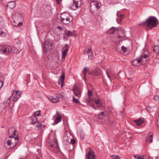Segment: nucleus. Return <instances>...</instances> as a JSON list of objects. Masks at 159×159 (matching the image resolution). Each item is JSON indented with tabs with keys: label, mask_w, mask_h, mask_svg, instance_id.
I'll return each mask as SVG.
<instances>
[{
	"label": "nucleus",
	"mask_w": 159,
	"mask_h": 159,
	"mask_svg": "<svg viewBox=\"0 0 159 159\" xmlns=\"http://www.w3.org/2000/svg\"><path fill=\"white\" fill-rule=\"evenodd\" d=\"M135 122L136 124L138 126H140L144 122V121L142 120L139 119L138 120H135Z\"/></svg>",
	"instance_id": "16"
},
{
	"label": "nucleus",
	"mask_w": 159,
	"mask_h": 159,
	"mask_svg": "<svg viewBox=\"0 0 159 159\" xmlns=\"http://www.w3.org/2000/svg\"><path fill=\"white\" fill-rule=\"evenodd\" d=\"M3 0H0V1H2Z\"/></svg>",
	"instance_id": "62"
},
{
	"label": "nucleus",
	"mask_w": 159,
	"mask_h": 159,
	"mask_svg": "<svg viewBox=\"0 0 159 159\" xmlns=\"http://www.w3.org/2000/svg\"><path fill=\"white\" fill-rule=\"evenodd\" d=\"M109 123L110 124H113L114 123V121H111L110 120H109Z\"/></svg>",
	"instance_id": "55"
},
{
	"label": "nucleus",
	"mask_w": 159,
	"mask_h": 159,
	"mask_svg": "<svg viewBox=\"0 0 159 159\" xmlns=\"http://www.w3.org/2000/svg\"><path fill=\"white\" fill-rule=\"evenodd\" d=\"M154 52H152L151 54V55H152V57H153L154 56Z\"/></svg>",
	"instance_id": "54"
},
{
	"label": "nucleus",
	"mask_w": 159,
	"mask_h": 159,
	"mask_svg": "<svg viewBox=\"0 0 159 159\" xmlns=\"http://www.w3.org/2000/svg\"><path fill=\"white\" fill-rule=\"evenodd\" d=\"M36 125H35V126L36 127L39 128H41V127L42 125L41 123H39V122H36Z\"/></svg>",
	"instance_id": "31"
},
{
	"label": "nucleus",
	"mask_w": 159,
	"mask_h": 159,
	"mask_svg": "<svg viewBox=\"0 0 159 159\" xmlns=\"http://www.w3.org/2000/svg\"><path fill=\"white\" fill-rule=\"evenodd\" d=\"M65 76L64 73H63L62 75H61V86L62 87L63 85V83L64 82V80H65Z\"/></svg>",
	"instance_id": "23"
},
{
	"label": "nucleus",
	"mask_w": 159,
	"mask_h": 159,
	"mask_svg": "<svg viewBox=\"0 0 159 159\" xmlns=\"http://www.w3.org/2000/svg\"><path fill=\"white\" fill-rule=\"evenodd\" d=\"M75 143V140L74 139H71L70 143L74 146Z\"/></svg>",
	"instance_id": "38"
},
{
	"label": "nucleus",
	"mask_w": 159,
	"mask_h": 159,
	"mask_svg": "<svg viewBox=\"0 0 159 159\" xmlns=\"http://www.w3.org/2000/svg\"><path fill=\"white\" fill-rule=\"evenodd\" d=\"M155 107H151L149 106H148L147 107V111L149 112H152L155 109Z\"/></svg>",
	"instance_id": "26"
},
{
	"label": "nucleus",
	"mask_w": 159,
	"mask_h": 159,
	"mask_svg": "<svg viewBox=\"0 0 159 159\" xmlns=\"http://www.w3.org/2000/svg\"><path fill=\"white\" fill-rule=\"evenodd\" d=\"M93 94L92 92L90 90H89L88 92V95L89 97L92 96Z\"/></svg>",
	"instance_id": "44"
},
{
	"label": "nucleus",
	"mask_w": 159,
	"mask_h": 159,
	"mask_svg": "<svg viewBox=\"0 0 159 159\" xmlns=\"http://www.w3.org/2000/svg\"><path fill=\"white\" fill-rule=\"evenodd\" d=\"M143 57V58H146L148 57V55L147 54H144L143 56L142 55Z\"/></svg>",
	"instance_id": "52"
},
{
	"label": "nucleus",
	"mask_w": 159,
	"mask_h": 159,
	"mask_svg": "<svg viewBox=\"0 0 159 159\" xmlns=\"http://www.w3.org/2000/svg\"><path fill=\"white\" fill-rule=\"evenodd\" d=\"M112 28H113V29H114H114H115V28H111V29H112Z\"/></svg>",
	"instance_id": "61"
},
{
	"label": "nucleus",
	"mask_w": 159,
	"mask_h": 159,
	"mask_svg": "<svg viewBox=\"0 0 159 159\" xmlns=\"http://www.w3.org/2000/svg\"><path fill=\"white\" fill-rule=\"evenodd\" d=\"M53 42L49 40H47L46 41L44 47H43V49L44 52H45L47 51H49L52 48V45Z\"/></svg>",
	"instance_id": "3"
},
{
	"label": "nucleus",
	"mask_w": 159,
	"mask_h": 159,
	"mask_svg": "<svg viewBox=\"0 0 159 159\" xmlns=\"http://www.w3.org/2000/svg\"><path fill=\"white\" fill-rule=\"evenodd\" d=\"M104 112H102L98 114V118L100 119L103 118L104 116Z\"/></svg>",
	"instance_id": "25"
},
{
	"label": "nucleus",
	"mask_w": 159,
	"mask_h": 159,
	"mask_svg": "<svg viewBox=\"0 0 159 159\" xmlns=\"http://www.w3.org/2000/svg\"><path fill=\"white\" fill-rule=\"evenodd\" d=\"M85 72H89V68L87 67H85L84 68L82 71Z\"/></svg>",
	"instance_id": "35"
},
{
	"label": "nucleus",
	"mask_w": 159,
	"mask_h": 159,
	"mask_svg": "<svg viewBox=\"0 0 159 159\" xmlns=\"http://www.w3.org/2000/svg\"><path fill=\"white\" fill-rule=\"evenodd\" d=\"M15 2L14 1H11L8 3L7 6L10 8L13 9L15 7Z\"/></svg>",
	"instance_id": "14"
},
{
	"label": "nucleus",
	"mask_w": 159,
	"mask_h": 159,
	"mask_svg": "<svg viewBox=\"0 0 159 159\" xmlns=\"http://www.w3.org/2000/svg\"><path fill=\"white\" fill-rule=\"evenodd\" d=\"M3 82L2 81H0V89L3 86Z\"/></svg>",
	"instance_id": "48"
},
{
	"label": "nucleus",
	"mask_w": 159,
	"mask_h": 159,
	"mask_svg": "<svg viewBox=\"0 0 159 159\" xmlns=\"http://www.w3.org/2000/svg\"><path fill=\"white\" fill-rule=\"evenodd\" d=\"M153 99L154 101H157L159 99V97L157 95L153 97Z\"/></svg>",
	"instance_id": "40"
},
{
	"label": "nucleus",
	"mask_w": 159,
	"mask_h": 159,
	"mask_svg": "<svg viewBox=\"0 0 159 159\" xmlns=\"http://www.w3.org/2000/svg\"><path fill=\"white\" fill-rule=\"evenodd\" d=\"M12 97V96H11V97L8 99V100H7L6 102L7 103H8V104H9L10 102V101H11V100H10V99Z\"/></svg>",
	"instance_id": "49"
},
{
	"label": "nucleus",
	"mask_w": 159,
	"mask_h": 159,
	"mask_svg": "<svg viewBox=\"0 0 159 159\" xmlns=\"http://www.w3.org/2000/svg\"><path fill=\"white\" fill-rule=\"evenodd\" d=\"M65 17L64 16V15H63L62 13V15L61 16V20L62 22L63 23V22H65V20H66L65 19Z\"/></svg>",
	"instance_id": "36"
},
{
	"label": "nucleus",
	"mask_w": 159,
	"mask_h": 159,
	"mask_svg": "<svg viewBox=\"0 0 159 159\" xmlns=\"http://www.w3.org/2000/svg\"><path fill=\"white\" fill-rule=\"evenodd\" d=\"M87 159H95V156L93 151H91L90 150L88 152L87 155Z\"/></svg>",
	"instance_id": "9"
},
{
	"label": "nucleus",
	"mask_w": 159,
	"mask_h": 159,
	"mask_svg": "<svg viewBox=\"0 0 159 159\" xmlns=\"http://www.w3.org/2000/svg\"><path fill=\"white\" fill-rule=\"evenodd\" d=\"M153 135L151 134L148 136V138L146 139V141L150 142L152 143V142Z\"/></svg>",
	"instance_id": "22"
},
{
	"label": "nucleus",
	"mask_w": 159,
	"mask_h": 159,
	"mask_svg": "<svg viewBox=\"0 0 159 159\" xmlns=\"http://www.w3.org/2000/svg\"><path fill=\"white\" fill-rule=\"evenodd\" d=\"M87 55L89 58L90 59L92 60L93 58L92 52L88 53Z\"/></svg>",
	"instance_id": "30"
},
{
	"label": "nucleus",
	"mask_w": 159,
	"mask_h": 159,
	"mask_svg": "<svg viewBox=\"0 0 159 159\" xmlns=\"http://www.w3.org/2000/svg\"><path fill=\"white\" fill-rule=\"evenodd\" d=\"M73 102L77 104H80V102L79 100V99L77 98H76L74 96L73 97Z\"/></svg>",
	"instance_id": "28"
},
{
	"label": "nucleus",
	"mask_w": 159,
	"mask_h": 159,
	"mask_svg": "<svg viewBox=\"0 0 159 159\" xmlns=\"http://www.w3.org/2000/svg\"><path fill=\"white\" fill-rule=\"evenodd\" d=\"M16 93L14 95V96H16L17 97V98H20L21 93H20V92L19 91H16Z\"/></svg>",
	"instance_id": "27"
},
{
	"label": "nucleus",
	"mask_w": 159,
	"mask_h": 159,
	"mask_svg": "<svg viewBox=\"0 0 159 159\" xmlns=\"http://www.w3.org/2000/svg\"><path fill=\"white\" fill-rule=\"evenodd\" d=\"M53 144H50L49 146L52 148H57L58 144L57 140V139H55L53 141Z\"/></svg>",
	"instance_id": "17"
},
{
	"label": "nucleus",
	"mask_w": 159,
	"mask_h": 159,
	"mask_svg": "<svg viewBox=\"0 0 159 159\" xmlns=\"http://www.w3.org/2000/svg\"><path fill=\"white\" fill-rule=\"evenodd\" d=\"M22 25V22H18V21H17V22H16V21L14 20L12 22V25L15 26H21Z\"/></svg>",
	"instance_id": "20"
},
{
	"label": "nucleus",
	"mask_w": 159,
	"mask_h": 159,
	"mask_svg": "<svg viewBox=\"0 0 159 159\" xmlns=\"http://www.w3.org/2000/svg\"><path fill=\"white\" fill-rule=\"evenodd\" d=\"M120 31L121 33V35H119L118 36V38H124L126 37V34H125V30L123 29H121L120 30Z\"/></svg>",
	"instance_id": "18"
},
{
	"label": "nucleus",
	"mask_w": 159,
	"mask_h": 159,
	"mask_svg": "<svg viewBox=\"0 0 159 159\" xmlns=\"http://www.w3.org/2000/svg\"><path fill=\"white\" fill-rule=\"evenodd\" d=\"M40 111H37L35 112H34V114H35V116H39L40 115Z\"/></svg>",
	"instance_id": "43"
},
{
	"label": "nucleus",
	"mask_w": 159,
	"mask_h": 159,
	"mask_svg": "<svg viewBox=\"0 0 159 159\" xmlns=\"http://www.w3.org/2000/svg\"><path fill=\"white\" fill-rule=\"evenodd\" d=\"M111 157L113 159H120V157L118 155H113L111 156Z\"/></svg>",
	"instance_id": "33"
},
{
	"label": "nucleus",
	"mask_w": 159,
	"mask_h": 159,
	"mask_svg": "<svg viewBox=\"0 0 159 159\" xmlns=\"http://www.w3.org/2000/svg\"><path fill=\"white\" fill-rule=\"evenodd\" d=\"M63 15H64V16L65 17V22H63V23L65 24H67L70 22V18L69 17L70 15L67 13H62Z\"/></svg>",
	"instance_id": "11"
},
{
	"label": "nucleus",
	"mask_w": 159,
	"mask_h": 159,
	"mask_svg": "<svg viewBox=\"0 0 159 159\" xmlns=\"http://www.w3.org/2000/svg\"><path fill=\"white\" fill-rule=\"evenodd\" d=\"M11 138L10 139L8 140L7 142L6 143L8 146V148H12L15 147L17 144L18 141V137H16L12 136Z\"/></svg>",
	"instance_id": "2"
},
{
	"label": "nucleus",
	"mask_w": 159,
	"mask_h": 159,
	"mask_svg": "<svg viewBox=\"0 0 159 159\" xmlns=\"http://www.w3.org/2000/svg\"><path fill=\"white\" fill-rule=\"evenodd\" d=\"M93 108L95 110H96V109L95 107H93Z\"/></svg>",
	"instance_id": "60"
},
{
	"label": "nucleus",
	"mask_w": 159,
	"mask_h": 159,
	"mask_svg": "<svg viewBox=\"0 0 159 159\" xmlns=\"http://www.w3.org/2000/svg\"><path fill=\"white\" fill-rule=\"evenodd\" d=\"M30 119L31 120L30 123L31 125L35 124L37 122V118L34 115L31 116Z\"/></svg>",
	"instance_id": "13"
},
{
	"label": "nucleus",
	"mask_w": 159,
	"mask_h": 159,
	"mask_svg": "<svg viewBox=\"0 0 159 159\" xmlns=\"http://www.w3.org/2000/svg\"><path fill=\"white\" fill-rule=\"evenodd\" d=\"M69 48V45L67 44H66L64 46L63 49L64 50L62 51V58L65 59L68 52Z\"/></svg>",
	"instance_id": "7"
},
{
	"label": "nucleus",
	"mask_w": 159,
	"mask_h": 159,
	"mask_svg": "<svg viewBox=\"0 0 159 159\" xmlns=\"http://www.w3.org/2000/svg\"><path fill=\"white\" fill-rule=\"evenodd\" d=\"M91 49L86 48L85 49L84 51V53L85 55L86 53L88 54V53L92 52L91 51Z\"/></svg>",
	"instance_id": "29"
},
{
	"label": "nucleus",
	"mask_w": 159,
	"mask_h": 159,
	"mask_svg": "<svg viewBox=\"0 0 159 159\" xmlns=\"http://www.w3.org/2000/svg\"><path fill=\"white\" fill-rule=\"evenodd\" d=\"M82 72L84 74V77L85 78L86 77L87 72H84V71H82Z\"/></svg>",
	"instance_id": "51"
},
{
	"label": "nucleus",
	"mask_w": 159,
	"mask_h": 159,
	"mask_svg": "<svg viewBox=\"0 0 159 159\" xmlns=\"http://www.w3.org/2000/svg\"><path fill=\"white\" fill-rule=\"evenodd\" d=\"M80 0H74L73 4L72 6L70 7L71 9L76 10L80 6Z\"/></svg>",
	"instance_id": "6"
},
{
	"label": "nucleus",
	"mask_w": 159,
	"mask_h": 159,
	"mask_svg": "<svg viewBox=\"0 0 159 159\" xmlns=\"http://www.w3.org/2000/svg\"><path fill=\"white\" fill-rule=\"evenodd\" d=\"M16 130L14 127L10 128L8 129V134L10 135L9 137H11L12 135H16Z\"/></svg>",
	"instance_id": "8"
},
{
	"label": "nucleus",
	"mask_w": 159,
	"mask_h": 159,
	"mask_svg": "<svg viewBox=\"0 0 159 159\" xmlns=\"http://www.w3.org/2000/svg\"><path fill=\"white\" fill-rule=\"evenodd\" d=\"M143 57L142 55L140 56L138 59H137V62L138 63H140L141 61L142 60Z\"/></svg>",
	"instance_id": "34"
},
{
	"label": "nucleus",
	"mask_w": 159,
	"mask_h": 159,
	"mask_svg": "<svg viewBox=\"0 0 159 159\" xmlns=\"http://www.w3.org/2000/svg\"><path fill=\"white\" fill-rule=\"evenodd\" d=\"M121 50L124 52H126L127 51V48H125V47L124 46H123L121 48Z\"/></svg>",
	"instance_id": "41"
},
{
	"label": "nucleus",
	"mask_w": 159,
	"mask_h": 159,
	"mask_svg": "<svg viewBox=\"0 0 159 159\" xmlns=\"http://www.w3.org/2000/svg\"><path fill=\"white\" fill-rule=\"evenodd\" d=\"M86 77H84V80H86Z\"/></svg>",
	"instance_id": "57"
},
{
	"label": "nucleus",
	"mask_w": 159,
	"mask_h": 159,
	"mask_svg": "<svg viewBox=\"0 0 159 159\" xmlns=\"http://www.w3.org/2000/svg\"><path fill=\"white\" fill-rule=\"evenodd\" d=\"M74 94L77 97L80 98L81 97V92L78 89L74 91Z\"/></svg>",
	"instance_id": "19"
},
{
	"label": "nucleus",
	"mask_w": 159,
	"mask_h": 159,
	"mask_svg": "<svg viewBox=\"0 0 159 159\" xmlns=\"http://www.w3.org/2000/svg\"><path fill=\"white\" fill-rule=\"evenodd\" d=\"M137 63H138L137 62V59H134L133 60L132 64L133 65L136 66H137Z\"/></svg>",
	"instance_id": "37"
},
{
	"label": "nucleus",
	"mask_w": 159,
	"mask_h": 159,
	"mask_svg": "<svg viewBox=\"0 0 159 159\" xmlns=\"http://www.w3.org/2000/svg\"><path fill=\"white\" fill-rule=\"evenodd\" d=\"M134 157L135 158H136L137 159H144L143 158H142L140 156H134Z\"/></svg>",
	"instance_id": "45"
},
{
	"label": "nucleus",
	"mask_w": 159,
	"mask_h": 159,
	"mask_svg": "<svg viewBox=\"0 0 159 159\" xmlns=\"http://www.w3.org/2000/svg\"><path fill=\"white\" fill-rule=\"evenodd\" d=\"M63 97L64 96L61 94H57L54 97L49 96L48 98L52 102L55 103L58 102L60 98Z\"/></svg>",
	"instance_id": "4"
},
{
	"label": "nucleus",
	"mask_w": 159,
	"mask_h": 159,
	"mask_svg": "<svg viewBox=\"0 0 159 159\" xmlns=\"http://www.w3.org/2000/svg\"><path fill=\"white\" fill-rule=\"evenodd\" d=\"M158 21L157 18L154 16H150L146 21L140 24V25L146 28L150 29L157 26Z\"/></svg>",
	"instance_id": "1"
},
{
	"label": "nucleus",
	"mask_w": 159,
	"mask_h": 159,
	"mask_svg": "<svg viewBox=\"0 0 159 159\" xmlns=\"http://www.w3.org/2000/svg\"><path fill=\"white\" fill-rule=\"evenodd\" d=\"M94 102L95 104H98L99 103L100 100L99 99H97L95 100L94 101Z\"/></svg>",
	"instance_id": "46"
},
{
	"label": "nucleus",
	"mask_w": 159,
	"mask_h": 159,
	"mask_svg": "<svg viewBox=\"0 0 159 159\" xmlns=\"http://www.w3.org/2000/svg\"><path fill=\"white\" fill-rule=\"evenodd\" d=\"M19 98H17L15 96H14V97L12 98V100L13 101H17Z\"/></svg>",
	"instance_id": "47"
},
{
	"label": "nucleus",
	"mask_w": 159,
	"mask_h": 159,
	"mask_svg": "<svg viewBox=\"0 0 159 159\" xmlns=\"http://www.w3.org/2000/svg\"><path fill=\"white\" fill-rule=\"evenodd\" d=\"M6 45H2L0 46V51L1 52H2L3 53H5V51H6Z\"/></svg>",
	"instance_id": "21"
},
{
	"label": "nucleus",
	"mask_w": 159,
	"mask_h": 159,
	"mask_svg": "<svg viewBox=\"0 0 159 159\" xmlns=\"http://www.w3.org/2000/svg\"><path fill=\"white\" fill-rule=\"evenodd\" d=\"M57 28L58 29L61 31L62 30V27H61L60 26H58L57 27Z\"/></svg>",
	"instance_id": "50"
},
{
	"label": "nucleus",
	"mask_w": 159,
	"mask_h": 159,
	"mask_svg": "<svg viewBox=\"0 0 159 159\" xmlns=\"http://www.w3.org/2000/svg\"><path fill=\"white\" fill-rule=\"evenodd\" d=\"M56 114L57 117L54 123L55 124H57L59 122L61 121L62 120V117L60 115V114L57 111H56Z\"/></svg>",
	"instance_id": "12"
},
{
	"label": "nucleus",
	"mask_w": 159,
	"mask_h": 159,
	"mask_svg": "<svg viewBox=\"0 0 159 159\" xmlns=\"http://www.w3.org/2000/svg\"><path fill=\"white\" fill-rule=\"evenodd\" d=\"M6 50H7L5 51L6 54H8L10 53L12 51V48L9 45H6Z\"/></svg>",
	"instance_id": "15"
},
{
	"label": "nucleus",
	"mask_w": 159,
	"mask_h": 159,
	"mask_svg": "<svg viewBox=\"0 0 159 159\" xmlns=\"http://www.w3.org/2000/svg\"><path fill=\"white\" fill-rule=\"evenodd\" d=\"M101 74L102 72L100 70L98 67L95 68L94 70H92L89 72V75L93 76H98L100 75Z\"/></svg>",
	"instance_id": "5"
},
{
	"label": "nucleus",
	"mask_w": 159,
	"mask_h": 159,
	"mask_svg": "<svg viewBox=\"0 0 159 159\" xmlns=\"http://www.w3.org/2000/svg\"><path fill=\"white\" fill-rule=\"evenodd\" d=\"M110 71V69H107L106 70V74H107V76L108 77V78L110 79V75L108 74V71Z\"/></svg>",
	"instance_id": "42"
},
{
	"label": "nucleus",
	"mask_w": 159,
	"mask_h": 159,
	"mask_svg": "<svg viewBox=\"0 0 159 159\" xmlns=\"http://www.w3.org/2000/svg\"><path fill=\"white\" fill-rule=\"evenodd\" d=\"M93 100V99L91 98V96L89 97L88 98L86 99V101L88 102H89Z\"/></svg>",
	"instance_id": "39"
},
{
	"label": "nucleus",
	"mask_w": 159,
	"mask_h": 159,
	"mask_svg": "<svg viewBox=\"0 0 159 159\" xmlns=\"http://www.w3.org/2000/svg\"><path fill=\"white\" fill-rule=\"evenodd\" d=\"M148 159H153V158L151 157H149L148 158Z\"/></svg>",
	"instance_id": "56"
},
{
	"label": "nucleus",
	"mask_w": 159,
	"mask_h": 159,
	"mask_svg": "<svg viewBox=\"0 0 159 159\" xmlns=\"http://www.w3.org/2000/svg\"><path fill=\"white\" fill-rule=\"evenodd\" d=\"M120 16V17L123 16V15H121Z\"/></svg>",
	"instance_id": "58"
},
{
	"label": "nucleus",
	"mask_w": 159,
	"mask_h": 159,
	"mask_svg": "<svg viewBox=\"0 0 159 159\" xmlns=\"http://www.w3.org/2000/svg\"><path fill=\"white\" fill-rule=\"evenodd\" d=\"M114 32H115V31H113V32H112V34H113V33H114Z\"/></svg>",
	"instance_id": "59"
},
{
	"label": "nucleus",
	"mask_w": 159,
	"mask_h": 159,
	"mask_svg": "<svg viewBox=\"0 0 159 159\" xmlns=\"http://www.w3.org/2000/svg\"><path fill=\"white\" fill-rule=\"evenodd\" d=\"M91 3H93L97 8H99L100 7L99 3L97 2H93Z\"/></svg>",
	"instance_id": "32"
},
{
	"label": "nucleus",
	"mask_w": 159,
	"mask_h": 159,
	"mask_svg": "<svg viewBox=\"0 0 159 159\" xmlns=\"http://www.w3.org/2000/svg\"><path fill=\"white\" fill-rule=\"evenodd\" d=\"M65 34L68 37L74 36L77 35L75 30L70 31L66 30L65 32Z\"/></svg>",
	"instance_id": "10"
},
{
	"label": "nucleus",
	"mask_w": 159,
	"mask_h": 159,
	"mask_svg": "<svg viewBox=\"0 0 159 159\" xmlns=\"http://www.w3.org/2000/svg\"><path fill=\"white\" fill-rule=\"evenodd\" d=\"M57 2V3L58 4H60V1H61V0H56Z\"/></svg>",
	"instance_id": "53"
},
{
	"label": "nucleus",
	"mask_w": 159,
	"mask_h": 159,
	"mask_svg": "<svg viewBox=\"0 0 159 159\" xmlns=\"http://www.w3.org/2000/svg\"><path fill=\"white\" fill-rule=\"evenodd\" d=\"M153 51L155 53H158L159 52V45L154 46Z\"/></svg>",
	"instance_id": "24"
}]
</instances>
